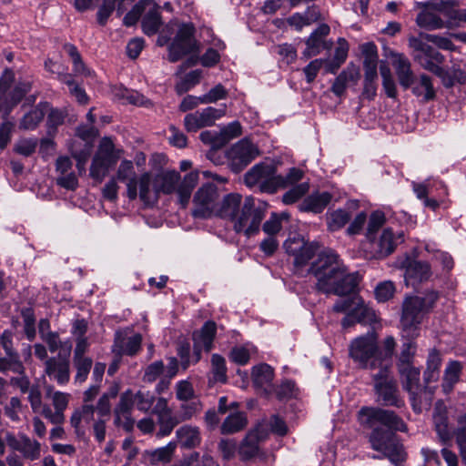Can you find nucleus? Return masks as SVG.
<instances>
[{
	"label": "nucleus",
	"mask_w": 466,
	"mask_h": 466,
	"mask_svg": "<svg viewBox=\"0 0 466 466\" xmlns=\"http://www.w3.org/2000/svg\"><path fill=\"white\" fill-rule=\"evenodd\" d=\"M358 417L362 427L371 430L368 438L372 450L381 452L396 465L406 460L403 445L395 432L405 431L407 427L394 411L362 407Z\"/></svg>",
	"instance_id": "1"
},
{
	"label": "nucleus",
	"mask_w": 466,
	"mask_h": 466,
	"mask_svg": "<svg viewBox=\"0 0 466 466\" xmlns=\"http://www.w3.org/2000/svg\"><path fill=\"white\" fill-rule=\"evenodd\" d=\"M439 299L436 291H429L424 297H406L401 306L400 329L403 337L415 339L419 336L424 316L430 312Z\"/></svg>",
	"instance_id": "2"
},
{
	"label": "nucleus",
	"mask_w": 466,
	"mask_h": 466,
	"mask_svg": "<svg viewBox=\"0 0 466 466\" xmlns=\"http://www.w3.org/2000/svg\"><path fill=\"white\" fill-rule=\"evenodd\" d=\"M180 174L175 170H168L157 175L154 178L155 192L157 197L160 193L169 195L177 193L178 201L182 208H186L191 198V193L198 181V172L192 171L187 174L180 181Z\"/></svg>",
	"instance_id": "3"
},
{
	"label": "nucleus",
	"mask_w": 466,
	"mask_h": 466,
	"mask_svg": "<svg viewBox=\"0 0 466 466\" xmlns=\"http://www.w3.org/2000/svg\"><path fill=\"white\" fill-rule=\"evenodd\" d=\"M217 333V325L214 321H207L198 329L193 332V353L190 355V344L187 340H181L177 347V353L181 360L184 370L191 363H197L201 359V351L209 352L213 349V341Z\"/></svg>",
	"instance_id": "4"
},
{
	"label": "nucleus",
	"mask_w": 466,
	"mask_h": 466,
	"mask_svg": "<svg viewBox=\"0 0 466 466\" xmlns=\"http://www.w3.org/2000/svg\"><path fill=\"white\" fill-rule=\"evenodd\" d=\"M244 183L252 187L259 185L262 192L273 194L283 185L282 176L277 175L274 163L260 162L253 166L245 175Z\"/></svg>",
	"instance_id": "5"
},
{
	"label": "nucleus",
	"mask_w": 466,
	"mask_h": 466,
	"mask_svg": "<svg viewBox=\"0 0 466 466\" xmlns=\"http://www.w3.org/2000/svg\"><path fill=\"white\" fill-rule=\"evenodd\" d=\"M378 343L374 333H368L351 341L350 356L360 367L371 370L372 374L379 371L377 358Z\"/></svg>",
	"instance_id": "6"
},
{
	"label": "nucleus",
	"mask_w": 466,
	"mask_h": 466,
	"mask_svg": "<svg viewBox=\"0 0 466 466\" xmlns=\"http://www.w3.org/2000/svg\"><path fill=\"white\" fill-rule=\"evenodd\" d=\"M403 233L395 234L391 228H385L377 238L372 236L366 239L362 245L365 257L369 259L384 258L390 255L396 247L404 240Z\"/></svg>",
	"instance_id": "7"
},
{
	"label": "nucleus",
	"mask_w": 466,
	"mask_h": 466,
	"mask_svg": "<svg viewBox=\"0 0 466 466\" xmlns=\"http://www.w3.org/2000/svg\"><path fill=\"white\" fill-rule=\"evenodd\" d=\"M339 257L333 251L319 254L317 259L311 264L309 272L316 279V289L319 291L322 288L329 287L328 281L343 267Z\"/></svg>",
	"instance_id": "8"
},
{
	"label": "nucleus",
	"mask_w": 466,
	"mask_h": 466,
	"mask_svg": "<svg viewBox=\"0 0 466 466\" xmlns=\"http://www.w3.org/2000/svg\"><path fill=\"white\" fill-rule=\"evenodd\" d=\"M264 216V210L256 206L254 198H246L241 210L238 215L235 214V231H243L247 238L257 234Z\"/></svg>",
	"instance_id": "9"
},
{
	"label": "nucleus",
	"mask_w": 466,
	"mask_h": 466,
	"mask_svg": "<svg viewBox=\"0 0 466 466\" xmlns=\"http://www.w3.org/2000/svg\"><path fill=\"white\" fill-rule=\"evenodd\" d=\"M195 27L192 24H182L168 48V59L174 63L193 51Z\"/></svg>",
	"instance_id": "10"
},
{
	"label": "nucleus",
	"mask_w": 466,
	"mask_h": 466,
	"mask_svg": "<svg viewBox=\"0 0 466 466\" xmlns=\"http://www.w3.org/2000/svg\"><path fill=\"white\" fill-rule=\"evenodd\" d=\"M218 198V189L210 183L203 185L196 192L192 215L197 218H208L213 215L215 202Z\"/></svg>",
	"instance_id": "11"
},
{
	"label": "nucleus",
	"mask_w": 466,
	"mask_h": 466,
	"mask_svg": "<svg viewBox=\"0 0 466 466\" xmlns=\"http://www.w3.org/2000/svg\"><path fill=\"white\" fill-rule=\"evenodd\" d=\"M360 281L358 273H348L343 266L333 278L328 281L329 287L322 288L319 291L325 294L346 296L353 293Z\"/></svg>",
	"instance_id": "12"
},
{
	"label": "nucleus",
	"mask_w": 466,
	"mask_h": 466,
	"mask_svg": "<svg viewBox=\"0 0 466 466\" xmlns=\"http://www.w3.org/2000/svg\"><path fill=\"white\" fill-rule=\"evenodd\" d=\"M286 252L294 258V266L300 268L305 266L313 258L319 248L315 242H306L300 237L289 238L284 243Z\"/></svg>",
	"instance_id": "13"
},
{
	"label": "nucleus",
	"mask_w": 466,
	"mask_h": 466,
	"mask_svg": "<svg viewBox=\"0 0 466 466\" xmlns=\"http://www.w3.org/2000/svg\"><path fill=\"white\" fill-rule=\"evenodd\" d=\"M200 140L207 145L211 146V150L208 153V157L217 165L223 162L216 158L218 149L226 146L233 138V123H228L219 131L205 130L199 135Z\"/></svg>",
	"instance_id": "14"
},
{
	"label": "nucleus",
	"mask_w": 466,
	"mask_h": 466,
	"mask_svg": "<svg viewBox=\"0 0 466 466\" xmlns=\"http://www.w3.org/2000/svg\"><path fill=\"white\" fill-rule=\"evenodd\" d=\"M224 114L225 110L222 108L208 106L187 114L184 118V125L188 132H196L200 128L213 126Z\"/></svg>",
	"instance_id": "15"
},
{
	"label": "nucleus",
	"mask_w": 466,
	"mask_h": 466,
	"mask_svg": "<svg viewBox=\"0 0 466 466\" xmlns=\"http://www.w3.org/2000/svg\"><path fill=\"white\" fill-rule=\"evenodd\" d=\"M265 426L267 425L264 422H258L247 433L238 447V454L242 460L248 461L258 455V442L268 437V430Z\"/></svg>",
	"instance_id": "16"
},
{
	"label": "nucleus",
	"mask_w": 466,
	"mask_h": 466,
	"mask_svg": "<svg viewBox=\"0 0 466 466\" xmlns=\"http://www.w3.org/2000/svg\"><path fill=\"white\" fill-rule=\"evenodd\" d=\"M7 445L14 451L22 454L25 460L36 461L41 456V444L27 435L21 433L15 437L13 434L6 435Z\"/></svg>",
	"instance_id": "17"
},
{
	"label": "nucleus",
	"mask_w": 466,
	"mask_h": 466,
	"mask_svg": "<svg viewBox=\"0 0 466 466\" xmlns=\"http://www.w3.org/2000/svg\"><path fill=\"white\" fill-rule=\"evenodd\" d=\"M133 406V393L131 390H127L121 395L114 410V424L123 428L127 432L132 431L135 426V420L131 416Z\"/></svg>",
	"instance_id": "18"
},
{
	"label": "nucleus",
	"mask_w": 466,
	"mask_h": 466,
	"mask_svg": "<svg viewBox=\"0 0 466 466\" xmlns=\"http://www.w3.org/2000/svg\"><path fill=\"white\" fill-rule=\"evenodd\" d=\"M382 350L378 349L379 371L372 374L373 379H388L392 372V356L396 341L392 336H388L382 343Z\"/></svg>",
	"instance_id": "19"
},
{
	"label": "nucleus",
	"mask_w": 466,
	"mask_h": 466,
	"mask_svg": "<svg viewBox=\"0 0 466 466\" xmlns=\"http://www.w3.org/2000/svg\"><path fill=\"white\" fill-rule=\"evenodd\" d=\"M392 66L400 86L407 90L415 84V75L411 70L410 60L403 54L390 52Z\"/></svg>",
	"instance_id": "20"
},
{
	"label": "nucleus",
	"mask_w": 466,
	"mask_h": 466,
	"mask_svg": "<svg viewBox=\"0 0 466 466\" xmlns=\"http://www.w3.org/2000/svg\"><path fill=\"white\" fill-rule=\"evenodd\" d=\"M142 336L136 333L132 336H127L122 332H116L112 350L115 354L122 356L128 355L134 356L141 349Z\"/></svg>",
	"instance_id": "21"
},
{
	"label": "nucleus",
	"mask_w": 466,
	"mask_h": 466,
	"mask_svg": "<svg viewBox=\"0 0 466 466\" xmlns=\"http://www.w3.org/2000/svg\"><path fill=\"white\" fill-rule=\"evenodd\" d=\"M329 31L330 28L327 24H321L311 33L306 42L307 48L303 52L307 58L319 55L323 49L331 48L332 42L325 41V37L329 34Z\"/></svg>",
	"instance_id": "22"
},
{
	"label": "nucleus",
	"mask_w": 466,
	"mask_h": 466,
	"mask_svg": "<svg viewBox=\"0 0 466 466\" xmlns=\"http://www.w3.org/2000/svg\"><path fill=\"white\" fill-rule=\"evenodd\" d=\"M432 420L440 442L448 445L451 441L453 434L449 429L447 408L442 401L435 403Z\"/></svg>",
	"instance_id": "23"
},
{
	"label": "nucleus",
	"mask_w": 466,
	"mask_h": 466,
	"mask_svg": "<svg viewBox=\"0 0 466 466\" xmlns=\"http://www.w3.org/2000/svg\"><path fill=\"white\" fill-rule=\"evenodd\" d=\"M259 155L257 145L248 138H243L235 144V172L250 164Z\"/></svg>",
	"instance_id": "24"
},
{
	"label": "nucleus",
	"mask_w": 466,
	"mask_h": 466,
	"mask_svg": "<svg viewBox=\"0 0 466 466\" xmlns=\"http://www.w3.org/2000/svg\"><path fill=\"white\" fill-rule=\"evenodd\" d=\"M9 88L6 89L5 95L0 98V113L3 112L5 116H8L12 109L31 90V84L29 82L19 83L7 92Z\"/></svg>",
	"instance_id": "25"
},
{
	"label": "nucleus",
	"mask_w": 466,
	"mask_h": 466,
	"mask_svg": "<svg viewBox=\"0 0 466 466\" xmlns=\"http://www.w3.org/2000/svg\"><path fill=\"white\" fill-rule=\"evenodd\" d=\"M377 400L386 406H403V400L399 396V391L394 380H380L375 385Z\"/></svg>",
	"instance_id": "26"
},
{
	"label": "nucleus",
	"mask_w": 466,
	"mask_h": 466,
	"mask_svg": "<svg viewBox=\"0 0 466 466\" xmlns=\"http://www.w3.org/2000/svg\"><path fill=\"white\" fill-rule=\"evenodd\" d=\"M116 178L127 184V195L130 200L137 198V179L134 165L130 160H123L116 171Z\"/></svg>",
	"instance_id": "27"
},
{
	"label": "nucleus",
	"mask_w": 466,
	"mask_h": 466,
	"mask_svg": "<svg viewBox=\"0 0 466 466\" xmlns=\"http://www.w3.org/2000/svg\"><path fill=\"white\" fill-rule=\"evenodd\" d=\"M177 444L183 449H195L201 444L202 436L199 427L185 424L176 431Z\"/></svg>",
	"instance_id": "28"
},
{
	"label": "nucleus",
	"mask_w": 466,
	"mask_h": 466,
	"mask_svg": "<svg viewBox=\"0 0 466 466\" xmlns=\"http://www.w3.org/2000/svg\"><path fill=\"white\" fill-rule=\"evenodd\" d=\"M146 4L145 15L142 18V30L147 35L157 34L162 25L160 6L155 0Z\"/></svg>",
	"instance_id": "29"
},
{
	"label": "nucleus",
	"mask_w": 466,
	"mask_h": 466,
	"mask_svg": "<svg viewBox=\"0 0 466 466\" xmlns=\"http://www.w3.org/2000/svg\"><path fill=\"white\" fill-rule=\"evenodd\" d=\"M360 77V68L350 63L340 74L336 77L331 86V91L338 96H340L346 90L347 86L350 83L356 84Z\"/></svg>",
	"instance_id": "30"
},
{
	"label": "nucleus",
	"mask_w": 466,
	"mask_h": 466,
	"mask_svg": "<svg viewBox=\"0 0 466 466\" xmlns=\"http://www.w3.org/2000/svg\"><path fill=\"white\" fill-rule=\"evenodd\" d=\"M177 447L176 441H169L163 447L145 451L144 458L150 465L166 464L172 461Z\"/></svg>",
	"instance_id": "31"
},
{
	"label": "nucleus",
	"mask_w": 466,
	"mask_h": 466,
	"mask_svg": "<svg viewBox=\"0 0 466 466\" xmlns=\"http://www.w3.org/2000/svg\"><path fill=\"white\" fill-rule=\"evenodd\" d=\"M332 195L327 191L317 192L308 196L299 205V209L305 212L320 213L329 204Z\"/></svg>",
	"instance_id": "32"
},
{
	"label": "nucleus",
	"mask_w": 466,
	"mask_h": 466,
	"mask_svg": "<svg viewBox=\"0 0 466 466\" xmlns=\"http://www.w3.org/2000/svg\"><path fill=\"white\" fill-rule=\"evenodd\" d=\"M139 198L145 205H153L157 202V193L155 192V181L149 172L142 174L137 180Z\"/></svg>",
	"instance_id": "33"
},
{
	"label": "nucleus",
	"mask_w": 466,
	"mask_h": 466,
	"mask_svg": "<svg viewBox=\"0 0 466 466\" xmlns=\"http://www.w3.org/2000/svg\"><path fill=\"white\" fill-rule=\"evenodd\" d=\"M46 374L54 379H68L69 377V361L66 357L60 354L56 358L46 360Z\"/></svg>",
	"instance_id": "34"
},
{
	"label": "nucleus",
	"mask_w": 466,
	"mask_h": 466,
	"mask_svg": "<svg viewBox=\"0 0 466 466\" xmlns=\"http://www.w3.org/2000/svg\"><path fill=\"white\" fill-rule=\"evenodd\" d=\"M430 380H406L404 388L410 392L412 400H431L433 390L430 387Z\"/></svg>",
	"instance_id": "35"
},
{
	"label": "nucleus",
	"mask_w": 466,
	"mask_h": 466,
	"mask_svg": "<svg viewBox=\"0 0 466 466\" xmlns=\"http://www.w3.org/2000/svg\"><path fill=\"white\" fill-rule=\"evenodd\" d=\"M121 150L116 149L113 141L109 137H104L100 141L96 157L113 167L120 157Z\"/></svg>",
	"instance_id": "36"
},
{
	"label": "nucleus",
	"mask_w": 466,
	"mask_h": 466,
	"mask_svg": "<svg viewBox=\"0 0 466 466\" xmlns=\"http://www.w3.org/2000/svg\"><path fill=\"white\" fill-rule=\"evenodd\" d=\"M48 107L46 103L38 104L35 108L26 113L21 119L19 127L25 130H34L43 120L46 109Z\"/></svg>",
	"instance_id": "37"
},
{
	"label": "nucleus",
	"mask_w": 466,
	"mask_h": 466,
	"mask_svg": "<svg viewBox=\"0 0 466 466\" xmlns=\"http://www.w3.org/2000/svg\"><path fill=\"white\" fill-rule=\"evenodd\" d=\"M425 38L419 35V37H410L409 39V46L415 51L421 52L426 57L424 59H432L435 62L442 63L444 57L443 56L435 50L433 47L429 46L425 42Z\"/></svg>",
	"instance_id": "38"
},
{
	"label": "nucleus",
	"mask_w": 466,
	"mask_h": 466,
	"mask_svg": "<svg viewBox=\"0 0 466 466\" xmlns=\"http://www.w3.org/2000/svg\"><path fill=\"white\" fill-rule=\"evenodd\" d=\"M431 275V267L424 261H414L406 269V278L420 282L428 279Z\"/></svg>",
	"instance_id": "39"
},
{
	"label": "nucleus",
	"mask_w": 466,
	"mask_h": 466,
	"mask_svg": "<svg viewBox=\"0 0 466 466\" xmlns=\"http://www.w3.org/2000/svg\"><path fill=\"white\" fill-rule=\"evenodd\" d=\"M179 422V419L173 412L157 416V423L159 427L157 437L163 438L170 435Z\"/></svg>",
	"instance_id": "40"
},
{
	"label": "nucleus",
	"mask_w": 466,
	"mask_h": 466,
	"mask_svg": "<svg viewBox=\"0 0 466 466\" xmlns=\"http://www.w3.org/2000/svg\"><path fill=\"white\" fill-rule=\"evenodd\" d=\"M412 93L416 96H422L424 102L432 100L435 97V91L431 83V79L427 75L420 76V83L412 86Z\"/></svg>",
	"instance_id": "41"
},
{
	"label": "nucleus",
	"mask_w": 466,
	"mask_h": 466,
	"mask_svg": "<svg viewBox=\"0 0 466 466\" xmlns=\"http://www.w3.org/2000/svg\"><path fill=\"white\" fill-rule=\"evenodd\" d=\"M417 25L427 30L440 29L444 26L443 20L434 13L422 11L416 18Z\"/></svg>",
	"instance_id": "42"
},
{
	"label": "nucleus",
	"mask_w": 466,
	"mask_h": 466,
	"mask_svg": "<svg viewBox=\"0 0 466 466\" xmlns=\"http://www.w3.org/2000/svg\"><path fill=\"white\" fill-rule=\"evenodd\" d=\"M364 68V87L363 95L370 100H372L377 92V67L368 66Z\"/></svg>",
	"instance_id": "43"
},
{
	"label": "nucleus",
	"mask_w": 466,
	"mask_h": 466,
	"mask_svg": "<svg viewBox=\"0 0 466 466\" xmlns=\"http://www.w3.org/2000/svg\"><path fill=\"white\" fill-rule=\"evenodd\" d=\"M350 213L339 208L327 215V225L329 231H337L342 228L350 219Z\"/></svg>",
	"instance_id": "44"
},
{
	"label": "nucleus",
	"mask_w": 466,
	"mask_h": 466,
	"mask_svg": "<svg viewBox=\"0 0 466 466\" xmlns=\"http://www.w3.org/2000/svg\"><path fill=\"white\" fill-rule=\"evenodd\" d=\"M73 157L76 160V167L79 174L85 172V166L91 154L92 146L85 144L82 147H77V142L75 141L69 147Z\"/></svg>",
	"instance_id": "45"
},
{
	"label": "nucleus",
	"mask_w": 466,
	"mask_h": 466,
	"mask_svg": "<svg viewBox=\"0 0 466 466\" xmlns=\"http://www.w3.org/2000/svg\"><path fill=\"white\" fill-rule=\"evenodd\" d=\"M203 405L199 399L183 401L180 405V422L189 420L202 410Z\"/></svg>",
	"instance_id": "46"
},
{
	"label": "nucleus",
	"mask_w": 466,
	"mask_h": 466,
	"mask_svg": "<svg viewBox=\"0 0 466 466\" xmlns=\"http://www.w3.org/2000/svg\"><path fill=\"white\" fill-rule=\"evenodd\" d=\"M216 216L227 219L229 222H233V194L229 193L225 196L223 201L218 207L214 208Z\"/></svg>",
	"instance_id": "47"
},
{
	"label": "nucleus",
	"mask_w": 466,
	"mask_h": 466,
	"mask_svg": "<svg viewBox=\"0 0 466 466\" xmlns=\"http://www.w3.org/2000/svg\"><path fill=\"white\" fill-rule=\"evenodd\" d=\"M352 313L358 323L371 324L377 319L375 311L363 304L355 307Z\"/></svg>",
	"instance_id": "48"
},
{
	"label": "nucleus",
	"mask_w": 466,
	"mask_h": 466,
	"mask_svg": "<svg viewBox=\"0 0 466 466\" xmlns=\"http://www.w3.org/2000/svg\"><path fill=\"white\" fill-rule=\"evenodd\" d=\"M66 117V111L58 108H51L46 120L48 134H55L57 127L64 123Z\"/></svg>",
	"instance_id": "49"
},
{
	"label": "nucleus",
	"mask_w": 466,
	"mask_h": 466,
	"mask_svg": "<svg viewBox=\"0 0 466 466\" xmlns=\"http://www.w3.org/2000/svg\"><path fill=\"white\" fill-rule=\"evenodd\" d=\"M177 398L181 401L199 399L189 380H179L176 385Z\"/></svg>",
	"instance_id": "50"
},
{
	"label": "nucleus",
	"mask_w": 466,
	"mask_h": 466,
	"mask_svg": "<svg viewBox=\"0 0 466 466\" xmlns=\"http://www.w3.org/2000/svg\"><path fill=\"white\" fill-rule=\"evenodd\" d=\"M152 3L151 0H139L132 9L126 14L124 16V24L127 26H132L137 24V22L141 17L142 14L146 11V4Z\"/></svg>",
	"instance_id": "51"
},
{
	"label": "nucleus",
	"mask_w": 466,
	"mask_h": 466,
	"mask_svg": "<svg viewBox=\"0 0 466 466\" xmlns=\"http://www.w3.org/2000/svg\"><path fill=\"white\" fill-rule=\"evenodd\" d=\"M17 385L23 392L28 391V399L33 410H37L41 406V392L37 387L29 388V380H16Z\"/></svg>",
	"instance_id": "52"
},
{
	"label": "nucleus",
	"mask_w": 466,
	"mask_h": 466,
	"mask_svg": "<svg viewBox=\"0 0 466 466\" xmlns=\"http://www.w3.org/2000/svg\"><path fill=\"white\" fill-rule=\"evenodd\" d=\"M133 400L139 410L147 411L155 401V395L149 391L138 390L135 395L133 394Z\"/></svg>",
	"instance_id": "53"
},
{
	"label": "nucleus",
	"mask_w": 466,
	"mask_h": 466,
	"mask_svg": "<svg viewBox=\"0 0 466 466\" xmlns=\"http://www.w3.org/2000/svg\"><path fill=\"white\" fill-rule=\"evenodd\" d=\"M361 52L364 56L363 67L378 66V49L375 44L369 42L361 46Z\"/></svg>",
	"instance_id": "54"
},
{
	"label": "nucleus",
	"mask_w": 466,
	"mask_h": 466,
	"mask_svg": "<svg viewBox=\"0 0 466 466\" xmlns=\"http://www.w3.org/2000/svg\"><path fill=\"white\" fill-rule=\"evenodd\" d=\"M260 422H264L267 425L265 428L268 430V434L272 432L279 436H284L288 432L286 422L278 415H272L269 420L263 419Z\"/></svg>",
	"instance_id": "55"
},
{
	"label": "nucleus",
	"mask_w": 466,
	"mask_h": 466,
	"mask_svg": "<svg viewBox=\"0 0 466 466\" xmlns=\"http://www.w3.org/2000/svg\"><path fill=\"white\" fill-rule=\"evenodd\" d=\"M441 363V354L437 350H431L427 360V369L425 374L427 379H431L439 375V370Z\"/></svg>",
	"instance_id": "56"
},
{
	"label": "nucleus",
	"mask_w": 466,
	"mask_h": 466,
	"mask_svg": "<svg viewBox=\"0 0 466 466\" xmlns=\"http://www.w3.org/2000/svg\"><path fill=\"white\" fill-rule=\"evenodd\" d=\"M308 190L309 185L307 183L299 184L283 195L282 201L288 205L293 204L300 198H302L308 192Z\"/></svg>",
	"instance_id": "57"
},
{
	"label": "nucleus",
	"mask_w": 466,
	"mask_h": 466,
	"mask_svg": "<svg viewBox=\"0 0 466 466\" xmlns=\"http://www.w3.org/2000/svg\"><path fill=\"white\" fill-rule=\"evenodd\" d=\"M384 223L385 215L383 212L379 210L372 212L368 223L366 238L375 236L376 232L383 226Z\"/></svg>",
	"instance_id": "58"
},
{
	"label": "nucleus",
	"mask_w": 466,
	"mask_h": 466,
	"mask_svg": "<svg viewBox=\"0 0 466 466\" xmlns=\"http://www.w3.org/2000/svg\"><path fill=\"white\" fill-rule=\"evenodd\" d=\"M110 167L109 165L95 156L90 167V176L100 182L106 177Z\"/></svg>",
	"instance_id": "59"
},
{
	"label": "nucleus",
	"mask_w": 466,
	"mask_h": 466,
	"mask_svg": "<svg viewBox=\"0 0 466 466\" xmlns=\"http://www.w3.org/2000/svg\"><path fill=\"white\" fill-rule=\"evenodd\" d=\"M395 292V287L391 281L380 283L375 289V297L378 301L385 302L390 299Z\"/></svg>",
	"instance_id": "60"
},
{
	"label": "nucleus",
	"mask_w": 466,
	"mask_h": 466,
	"mask_svg": "<svg viewBox=\"0 0 466 466\" xmlns=\"http://www.w3.org/2000/svg\"><path fill=\"white\" fill-rule=\"evenodd\" d=\"M397 368L403 379H417L420 375V370L414 366L413 361H398Z\"/></svg>",
	"instance_id": "61"
},
{
	"label": "nucleus",
	"mask_w": 466,
	"mask_h": 466,
	"mask_svg": "<svg viewBox=\"0 0 466 466\" xmlns=\"http://www.w3.org/2000/svg\"><path fill=\"white\" fill-rule=\"evenodd\" d=\"M76 135L83 140V145H79L82 147L85 144L92 146L91 142L96 137V131L92 125H80L76 130Z\"/></svg>",
	"instance_id": "62"
},
{
	"label": "nucleus",
	"mask_w": 466,
	"mask_h": 466,
	"mask_svg": "<svg viewBox=\"0 0 466 466\" xmlns=\"http://www.w3.org/2000/svg\"><path fill=\"white\" fill-rule=\"evenodd\" d=\"M201 77V72L198 70H194L187 74L183 79V81L177 86V89L178 92H186L198 84Z\"/></svg>",
	"instance_id": "63"
},
{
	"label": "nucleus",
	"mask_w": 466,
	"mask_h": 466,
	"mask_svg": "<svg viewBox=\"0 0 466 466\" xmlns=\"http://www.w3.org/2000/svg\"><path fill=\"white\" fill-rule=\"evenodd\" d=\"M37 146V141L35 139H21L19 140L15 147V151L24 157L31 156Z\"/></svg>",
	"instance_id": "64"
}]
</instances>
